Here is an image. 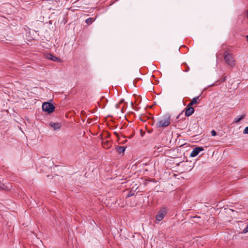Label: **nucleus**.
<instances>
[{"label":"nucleus","mask_w":248,"mask_h":248,"mask_svg":"<svg viewBox=\"0 0 248 248\" xmlns=\"http://www.w3.org/2000/svg\"><path fill=\"white\" fill-rule=\"evenodd\" d=\"M167 214V209L166 208H162L158 211L157 214L155 216V218L157 220L160 221L162 220L166 215Z\"/></svg>","instance_id":"obj_5"},{"label":"nucleus","mask_w":248,"mask_h":248,"mask_svg":"<svg viewBox=\"0 0 248 248\" xmlns=\"http://www.w3.org/2000/svg\"><path fill=\"white\" fill-rule=\"evenodd\" d=\"M55 109L54 106L49 102H44L42 105V109L44 111L47 112L48 113H51L54 111Z\"/></svg>","instance_id":"obj_4"},{"label":"nucleus","mask_w":248,"mask_h":248,"mask_svg":"<svg viewBox=\"0 0 248 248\" xmlns=\"http://www.w3.org/2000/svg\"><path fill=\"white\" fill-rule=\"evenodd\" d=\"M247 17L248 19V10L247 12Z\"/></svg>","instance_id":"obj_17"},{"label":"nucleus","mask_w":248,"mask_h":248,"mask_svg":"<svg viewBox=\"0 0 248 248\" xmlns=\"http://www.w3.org/2000/svg\"><path fill=\"white\" fill-rule=\"evenodd\" d=\"M204 150V149L202 147H198L194 148L192 152L190 154V156L191 157H195L200 152Z\"/></svg>","instance_id":"obj_6"},{"label":"nucleus","mask_w":248,"mask_h":248,"mask_svg":"<svg viewBox=\"0 0 248 248\" xmlns=\"http://www.w3.org/2000/svg\"><path fill=\"white\" fill-rule=\"evenodd\" d=\"M116 150L119 152L120 154L123 153L124 152L125 150V147L124 146H117L116 148Z\"/></svg>","instance_id":"obj_11"},{"label":"nucleus","mask_w":248,"mask_h":248,"mask_svg":"<svg viewBox=\"0 0 248 248\" xmlns=\"http://www.w3.org/2000/svg\"><path fill=\"white\" fill-rule=\"evenodd\" d=\"M211 135L213 136H215L217 135L216 132L214 130H212Z\"/></svg>","instance_id":"obj_15"},{"label":"nucleus","mask_w":248,"mask_h":248,"mask_svg":"<svg viewBox=\"0 0 248 248\" xmlns=\"http://www.w3.org/2000/svg\"><path fill=\"white\" fill-rule=\"evenodd\" d=\"M199 96L194 97L191 101L188 104L187 106L192 107L194 104L197 103V99H199Z\"/></svg>","instance_id":"obj_10"},{"label":"nucleus","mask_w":248,"mask_h":248,"mask_svg":"<svg viewBox=\"0 0 248 248\" xmlns=\"http://www.w3.org/2000/svg\"><path fill=\"white\" fill-rule=\"evenodd\" d=\"M170 124V116L168 113L165 114L157 119L155 124L156 128L166 127Z\"/></svg>","instance_id":"obj_1"},{"label":"nucleus","mask_w":248,"mask_h":248,"mask_svg":"<svg viewBox=\"0 0 248 248\" xmlns=\"http://www.w3.org/2000/svg\"><path fill=\"white\" fill-rule=\"evenodd\" d=\"M245 117V115H241V116H240L239 117H236L234 119V122L236 123H239L241 120H242V119H244Z\"/></svg>","instance_id":"obj_12"},{"label":"nucleus","mask_w":248,"mask_h":248,"mask_svg":"<svg viewBox=\"0 0 248 248\" xmlns=\"http://www.w3.org/2000/svg\"><path fill=\"white\" fill-rule=\"evenodd\" d=\"M49 125L52 127L55 130H59L61 127L62 124L60 123H52L51 122Z\"/></svg>","instance_id":"obj_8"},{"label":"nucleus","mask_w":248,"mask_h":248,"mask_svg":"<svg viewBox=\"0 0 248 248\" xmlns=\"http://www.w3.org/2000/svg\"><path fill=\"white\" fill-rule=\"evenodd\" d=\"M102 140V145L103 148L106 149L109 148L111 146L110 141L106 140L105 138L109 136V134L108 132H105L104 134L101 135Z\"/></svg>","instance_id":"obj_3"},{"label":"nucleus","mask_w":248,"mask_h":248,"mask_svg":"<svg viewBox=\"0 0 248 248\" xmlns=\"http://www.w3.org/2000/svg\"><path fill=\"white\" fill-rule=\"evenodd\" d=\"M243 133L245 134H248V126L246 127L244 130Z\"/></svg>","instance_id":"obj_14"},{"label":"nucleus","mask_w":248,"mask_h":248,"mask_svg":"<svg viewBox=\"0 0 248 248\" xmlns=\"http://www.w3.org/2000/svg\"><path fill=\"white\" fill-rule=\"evenodd\" d=\"M46 59L48 60H50L51 61L56 62V61H60V59L56 56H53L51 54H47L46 55Z\"/></svg>","instance_id":"obj_9"},{"label":"nucleus","mask_w":248,"mask_h":248,"mask_svg":"<svg viewBox=\"0 0 248 248\" xmlns=\"http://www.w3.org/2000/svg\"><path fill=\"white\" fill-rule=\"evenodd\" d=\"M194 111V109L193 107L187 106L185 109V115L186 116H191Z\"/></svg>","instance_id":"obj_7"},{"label":"nucleus","mask_w":248,"mask_h":248,"mask_svg":"<svg viewBox=\"0 0 248 248\" xmlns=\"http://www.w3.org/2000/svg\"><path fill=\"white\" fill-rule=\"evenodd\" d=\"M94 21V19L93 18H88L86 20V23L89 24L92 23Z\"/></svg>","instance_id":"obj_13"},{"label":"nucleus","mask_w":248,"mask_h":248,"mask_svg":"<svg viewBox=\"0 0 248 248\" xmlns=\"http://www.w3.org/2000/svg\"><path fill=\"white\" fill-rule=\"evenodd\" d=\"M247 40L248 42V35L246 36Z\"/></svg>","instance_id":"obj_18"},{"label":"nucleus","mask_w":248,"mask_h":248,"mask_svg":"<svg viewBox=\"0 0 248 248\" xmlns=\"http://www.w3.org/2000/svg\"><path fill=\"white\" fill-rule=\"evenodd\" d=\"M226 80V77H222L221 79V82H224Z\"/></svg>","instance_id":"obj_16"},{"label":"nucleus","mask_w":248,"mask_h":248,"mask_svg":"<svg viewBox=\"0 0 248 248\" xmlns=\"http://www.w3.org/2000/svg\"><path fill=\"white\" fill-rule=\"evenodd\" d=\"M223 57L225 62L227 64L231 66H234V60L232 54L229 53L227 51H225L223 54Z\"/></svg>","instance_id":"obj_2"}]
</instances>
